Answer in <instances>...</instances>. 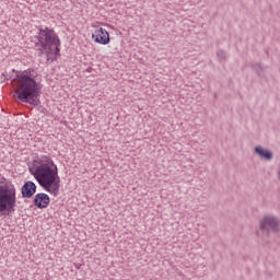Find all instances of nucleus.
Returning a JSON list of instances; mask_svg holds the SVG:
<instances>
[{
    "label": "nucleus",
    "instance_id": "0eeeda50",
    "mask_svg": "<svg viewBox=\"0 0 280 280\" xmlns=\"http://www.w3.org/2000/svg\"><path fill=\"white\" fill-rule=\"evenodd\" d=\"M33 202L37 209H47V207H49V202H51V199L49 198V195L39 192L34 197Z\"/></svg>",
    "mask_w": 280,
    "mask_h": 280
},
{
    "label": "nucleus",
    "instance_id": "423d86ee",
    "mask_svg": "<svg viewBox=\"0 0 280 280\" xmlns=\"http://www.w3.org/2000/svg\"><path fill=\"white\" fill-rule=\"evenodd\" d=\"M92 38L95 43H98V45H108V43H110V36L108 35V31L103 27H97L92 34Z\"/></svg>",
    "mask_w": 280,
    "mask_h": 280
},
{
    "label": "nucleus",
    "instance_id": "39448f33",
    "mask_svg": "<svg viewBox=\"0 0 280 280\" xmlns=\"http://www.w3.org/2000/svg\"><path fill=\"white\" fill-rule=\"evenodd\" d=\"M259 229L262 233L270 235V233H279L280 223L279 219L273 215H266L259 222Z\"/></svg>",
    "mask_w": 280,
    "mask_h": 280
},
{
    "label": "nucleus",
    "instance_id": "9d476101",
    "mask_svg": "<svg viewBox=\"0 0 280 280\" xmlns=\"http://www.w3.org/2000/svg\"><path fill=\"white\" fill-rule=\"evenodd\" d=\"M16 187L11 180L0 175V190L12 189Z\"/></svg>",
    "mask_w": 280,
    "mask_h": 280
},
{
    "label": "nucleus",
    "instance_id": "7ed1b4c3",
    "mask_svg": "<svg viewBox=\"0 0 280 280\" xmlns=\"http://www.w3.org/2000/svg\"><path fill=\"white\" fill-rule=\"evenodd\" d=\"M35 40L37 51L46 54L48 62L49 60H56V56H60V38H58L54 28L39 26Z\"/></svg>",
    "mask_w": 280,
    "mask_h": 280
},
{
    "label": "nucleus",
    "instance_id": "f8f14e48",
    "mask_svg": "<svg viewBox=\"0 0 280 280\" xmlns=\"http://www.w3.org/2000/svg\"><path fill=\"white\" fill-rule=\"evenodd\" d=\"M217 58H218L219 62H226V58H229V56L226 55V52L224 50H218Z\"/></svg>",
    "mask_w": 280,
    "mask_h": 280
},
{
    "label": "nucleus",
    "instance_id": "f257e3e1",
    "mask_svg": "<svg viewBox=\"0 0 280 280\" xmlns=\"http://www.w3.org/2000/svg\"><path fill=\"white\" fill-rule=\"evenodd\" d=\"M30 173L45 191L58 196L60 191V176H58V166L54 164V160L48 155H43L35 162L33 167H30Z\"/></svg>",
    "mask_w": 280,
    "mask_h": 280
},
{
    "label": "nucleus",
    "instance_id": "6e6552de",
    "mask_svg": "<svg viewBox=\"0 0 280 280\" xmlns=\"http://www.w3.org/2000/svg\"><path fill=\"white\" fill-rule=\"evenodd\" d=\"M36 184L32 180H27L21 188L22 198H32L36 194Z\"/></svg>",
    "mask_w": 280,
    "mask_h": 280
},
{
    "label": "nucleus",
    "instance_id": "1a4fd4ad",
    "mask_svg": "<svg viewBox=\"0 0 280 280\" xmlns=\"http://www.w3.org/2000/svg\"><path fill=\"white\" fill-rule=\"evenodd\" d=\"M254 152L260 156V159H265V161H272L275 159V153L268 149H264L262 147H255Z\"/></svg>",
    "mask_w": 280,
    "mask_h": 280
},
{
    "label": "nucleus",
    "instance_id": "20e7f679",
    "mask_svg": "<svg viewBox=\"0 0 280 280\" xmlns=\"http://www.w3.org/2000/svg\"><path fill=\"white\" fill-rule=\"evenodd\" d=\"M16 200V187L0 190V215L14 213Z\"/></svg>",
    "mask_w": 280,
    "mask_h": 280
},
{
    "label": "nucleus",
    "instance_id": "9b49d317",
    "mask_svg": "<svg viewBox=\"0 0 280 280\" xmlns=\"http://www.w3.org/2000/svg\"><path fill=\"white\" fill-rule=\"evenodd\" d=\"M253 71L257 73V75L261 77V71H265L264 63L256 62L252 65Z\"/></svg>",
    "mask_w": 280,
    "mask_h": 280
},
{
    "label": "nucleus",
    "instance_id": "f03ea898",
    "mask_svg": "<svg viewBox=\"0 0 280 280\" xmlns=\"http://www.w3.org/2000/svg\"><path fill=\"white\" fill-rule=\"evenodd\" d=\"M32 69L24 71H15L13 78V86L15 89V95L20 102L31 104L32 106H38V97H40V82L36 81V75L32 74Z\"/></svg>",
    "mask_w": 280,
    "mask_h": 280
}]
</instances>
